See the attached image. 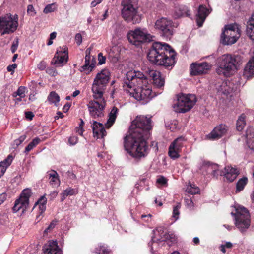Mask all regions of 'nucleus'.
Returning a JSON list of instances; mask_svg holds the SVG:
<instances>
[{
    "label": "nucleus",
    "instance_id": "nucleus-38",
    "mask_svg": "<svg viewBox=\"0 0 254 254\" xmlns=\"http://www.w3.org/2000/svg\"><path fill=\"white\" fill-rule=\"evenodd\" d=\"M218 91L225 95H227L229 93L226 82H223L222 83L218 88Z\"/></svg>",
    "mask_w": 254,
    "mask_h": 254
},
{
    "label": "nucleus",
    "instance_id": "nucleus-42",
    "mask_svg": "<svg viewBox=\"0 0 254 254\" xmlns=\"http://www.w3.org/2000/svg\"><path fill=\"white\" fill-rule=\"evenodd\" d=\"M57 221L53 220L48 226V227L44 230V233H47L49 231L53 229L56 225Z\"/></svg>",
    "mask_w": 254,
    "mask_h": 254
},
{
    "label": "nucleus",
    "instance_id": "nucleus-50",
    "mask_svg": "<svg viewBox=\"0 0 254 254\" xmlns=\"http://www.w3.org/2000/svg\"><path fill=\"white\" fill-rule=\"evenodd\" d=\"M47 202V199L44 196H41L38 200V201L35 203V205H46Z\"/></svg>",
    "mask_w": 254,
    "mask_h": 254
},
{
    "label": "nucleus",
    "instance_id": "nucleus-6",
    "mask_svg": "<svg viewBox=\"0 0 254 254\" xmlns=\"http://www.w3.org/2000/svg\"><path fill=\"white\" fill-rule=\"evenodd\" d=\"M240 36L241 30L238 25H227L221 34V41L223 45H231L237 41Z\"/></svg>",
    "mask_w": 254,
    "mask_h": 254
},
{
    "label": "nucleus",
    "instance_id": "nucleus-1",
    "mask_svg": "<svg viewBox=\"0 0 254 254\" xmlns=\"http://www.w3.org/2000/svg\"><path fill=\"white\" fill-rule=\"evenodd\" d=\"M150 118L137 117L130 127V133L124 137L125 150L133 158L144 157L146 152V139L149 137L151 129Z\"/></svg>",
    "mask_w": 254,
    "mask_h": 254
},
{
    "label": "nucleus",
    "instance_id": "nucleus-64",
    "mask_svg": "<svg viewBox=\"0 0 254 254\" xmlns=\"http://www.w3.org/2000/svg\"><path fill=\"white\" fill-rule=\"evenodd\" d=\"M56 35H57V33L56 32H53L51 33L50 35V38L51 39V40H53L55 38H56Z\"/></svg>",
    "mask_w": 254,
    "mask_h": 254
},
{
    "label": "nucleus",
    "instance_id": "nucleus-34",
    "mask_svg": "<svg viewBox=\"0 0 254 254\" xmlns=\"http://www.w3.org/2000/svg\"><path fill=\"white\" fill-rule=\"evenodd\" d=\"M186 191L191 194H195L199 193L200 189L195 184H190L186 188Z\"/></svg>",
    "mask_w": 254,
    "mask_h": 254
},
{
    "label": "nucleus",
    "instance_id": "nucleus-14",
    "mask_svg": "<svg viewBox=\"0 0 254 254\" xmlns=\"http://www.w3.org/2000/svg\"><path fill=\"white\" fill-rule=\"evenodd\" d=\"M133 96L137 100L143 101L142 103H147L152 98L156 96L149 88L139 87L133 89Z\"/></svg>",
    "mask_w": 254,
    "mask_h": 254
},
{
    "label": "nucleus",
    "instance_id": "nucleus-46",
    "mask_svg": "<svg viewBox=\"0 0 254 254\" xmlns=\"http://www.w3.org/2000/svg\"><path fill=\"white\" fill-rule=\"evenodd\" d=\"M167 179L165 178L163 176L160 175V187L161 186H164L166 187L167 186Z\"/></svg>",
    "mask_w": 254,
    "mask_h": 254
},
{
    "label": "nucleus",
    "instance_id": "nucleus-56",
    "mask_svg": "<svg viewBox=\"0 0 254 254\" xmlns=\"http://www.w3.org/2000/svg\"><path fill=\"white\" fill-rule=\"evenodd\" d=\"M25 117L26 119L31 120L32 119L33 117H34V114L32 112H26L25 113Z\"/></svg>",
    "mask_w": 254,
    "mask_h": 254
},
{
    "label": "nucleus",
    "instance_id": "nucleus-39",
    "mask_svg": "<svg viewBox=\"0 0 254 254\" xmlns=\"http://www.w3.org/2000/svg\"><path fill=\"white\" fill-rule=\"evenodd\" d=\"M181 207L180 203L177 204L176 206L173 207V218L174 219V221H176L178 218L180 214L179 209Z\"/></svg>",
    "mask_w": 254,
    "mask_h": 254
},
{
    "label": "nucleus",
    "instance_id": "nucleus-63",
    "mask_svg": "<svg viewBox=\"0 0 254 254\" xmlns=\"http://www.w3.org/2000/svg\"><path fill=\"white\" fill-rule=\"evenodd\" d=\"M70 104L69 103H66V104L64 105V108H63V110H64V112L67 111L69 109V108H70Z\"/></svg>",
    "mask_w": 254,
    "mask_h": 254
},
{
    "label": "nucleus",
    "instance_id": "nucleus-17",
    "mask_svg": "<svg viewBox=\"0 0 254 254\" xmlns=\"http://www.w3.org/2000/svg\"><path fill=\"white\" fill-rule=\"evenodd\" d=\"M228 127L225 125H220L215 127L212 131L206 136V138L211 140L218 139L227 132Z\"/></svg>",
    "mask_w": 254,
    "mask_h": 254
},
{
    "label": "nucleus",
    "instance_id": "nucleus-20",
    "mask_svg": "<svg viewBox=\"0 0 254 254\" xmlns=\"http://www.w3.org/2000/svg\"><path fill=\"white\" fill-rule=\"evenodd\" d=\"M159 55V42H156L153 43L147 54L148 60L154 64H157Z\"/></svg>",
    "mask_w": 254,
    "mask_h": 254
},
{
    "label": "nucleus",
    "instance_id": "nucleus-52",
    "mask_svg": "<svg viewBox=\"0 0 254 254\" xmlns=\"http://www.w3.org/2000/svg\"><path fill=\"white\" fill-rule=\"evenodd\" d=\"M78 141V138L76 136H71L69 138L68 142L69 143L72 145H75L77 143Z\"/></svg>",
    "mask_w": 254,
    "mask_h": 254
},
{
    "label": "nucleus",
    "instance_id": "nucleus-12",
    "mask_svg": "<svg viewBox=\"0 0 254 254\" xmlns=\"http://www.w3.org/2000/svg\"><path fill=\"white\" fill-rule=\"evenodd\" d=\"M127 37L129 42L137 47L140 46L143 43L152 41V38L153 37L139 28L131 31Z\"/></svg>",
    "mask_w": 254,
    "mask_h": 254
},
{
    "label": "nucleus",
    "instance_id": "nucleus-30",
    "mask_svg": "<svg viewBox=\"0 0 254 254\" xmlns=\"http://www.w3.org/2000/svg\"><path fill=\"white\" fill-rule=\"evenodd\" d=\"M247 143L249 148L254 151V131L247 130L246 133Z\"/></svg>",
    "mask_w": 254,
    "mask_h": 254
},
{
    "label": "nucleus",
    "instance_id": "nucleus-25",
    "mask_svg": "<svg viewBox=\"0 0 254 254\" xmlns=\"http://www.w3.org/2000/svg\"><path fill=\"white\" fill-rule=\"evenodd\" d=\"M190 15L188 7L183 5H178L174 7V17L178 18L182 16L189 17Z\"/></svg>",
    "mask_w": 254,
    "mask_h": 254
},
{
    "label": "nucleus",
    "instance_id": "nucleus-49",
    "mask_svg": "<svg viewBox=\"0 0 254 254\" xmlns=\"http://www.w3.org/2000/svg\"><path fill=\"white\" fill-rule=\"evenodd\" d=\"M98 64L100 65L104 64L106 61V57L103 56L102 53H100L98 54Z\"/></svg>",
    "mask_w": 254,
    "mask_h": 254
},
{
    "label": "nucleus",
    "instance_id": "nucleus-13",
    "mask_svg": "<svg viewBox=\"0 0 254 254\" xmlns=\"http://www.w3.org/2000/svg\"><path fill=\"white\" fill-rule=\"evenodd\" d=\"M31 195V191L29 189H24L19 199L15 201L14 205L13 207V210L16 212L22 209V212L24 213L28 208L29 197Z\"/></svg>",
    "mask_w": 254,
    "mask_h": 254
},
{
    "label": "nucleus",
    "instance_id": "nucleus-57",
    "mask_svg": "<svg viewBox=\"0 0 254 254\" xmlns=\"http://www.w3.org/2000/svg\"><path fill=\"white\" fill-rule=\"evenodd\" d=\"M6 194L5 193H2L0 194V205L6 200Z\"/></svg>",
    "mask_w": 254,
    "mask_h": 254
},
{
    "label": "nucleus",
    "instance_id": "nucleus-47",
    "mask_svg": "<svg viewBox=\"0 0 254 254\" xmlns=\"http://www.w3.org/2000/svg\"><path fill=\"white\" fill-rule=\"evenodd\" d=\"M114 26L117 33L121 32L122 30L124 28V26L119 23L115 24Z\"/></svg>",
    "mask_w": 254,
    "mask_h": 254
},
{
    "label": "nucleus",
    "instance_id": "nucleus-24",
    "mask_svg": "<svg viewBox=\"0 0 254 254\" xmlns=\"http://www.w3.org/2000/svg\"><path fill=\"white\" fill-rule=\"evenodd\" d=\"M91 50V48H89L86 49L85 51L86 56L85 57V64L82 66L83 71L89 70L91 71L92 69L95 67V64L96 63L95 59L93 58L92 60L91 64H90V51Z\"/></svg>",
    "mask_w": 254,
    "mask_h": 254
},
{
    "label": "nucleus",
    "instance_id": "nucleus-15",
    "mask_svg": "<svg viewBox=\"0 0 254 254\" xmlns=\"http://www.w3.org/2000/svg\"><path fill=\"white\" fill-rule=\"evenodd\" d=\"M173 27L171 20L162 18L160 19V35L163 40L167 41L171 38Z\"/></svg>",
    "mask_w": 254,
    "mask_h": 254
},
{
    "label": "nucleus",
    "instance_id": "nucleus-29",
    "mask_svg": "<svg viewBox=\"0 0 254 254\" xmlns=\"http://www.w3.org/2000/svg\"><path fill=\"white\" fill-rule=\"evenodd\" d=\"M50 183L55 186H58L60 184V181L58 178V173L54 170H51L49 173Z\"/></svg>",
    "mask_w": 254,
    "mask_h": 254
},
{
    "label": "nucleus",
    "instance_id": "nucleus-37",
    "mask_svg": "<svg viewBox=\"0 0 254 254\" xmlns=\"http://www.w3.org/2000/svg\"><path fill=\"white\" fill-rule=\"evenodd\" d=\"M40 142V139L39 138H35L33 139L32 141L26 147L24 152L26 153H28L35 147Z\"/></svg>",
    "mask_w": 254,
    "mask_h": 254
},
{
    "label": "nucleus",
    "instance_id": "nucleus-2",
    "mask_svg": "<svg viewBox=\"0 0 254 254\" xmlns=\"http://www.w3.org/2000/svg\"><path fill=\"white\" fill-rule=\"evenodd\" d=\"M216 72L219 75H223L226 77L233 74L237 66L242 63L241 57L238 55H224L221 57Z\"/></svg>",
    "mask_w": 254,
    "mask_h": 254
},
{
    "label": "nucleus",
    "instance_id": "nucleus-60",
    "mask_svg": "<svg viewBox=\"0 0 254 254\" xmlns=\"http://www.w3.org/2000/svg\"><path fill=\"white\" fill-rule=\"evenodd\" d=\"M165 84V79L164 78H162L161 75H160V90L161 88L164 86Z\"/></svg>",
    "mask_w": 254,
    "mask_h": 254
},
{
    "label": "nucleus",
    "instance_id": "nucleus-19",
    "mask_svg": "<svg viewBox=\"0 0 254 254\" xmlns=\"http://www.w3.org/2000/svg\"><path fill=\"white\" fill-rule=\"evenodd\" d=\"M43 254H62L56 241H49L43 247Z\"/></svg>",
    "mask_w": 254,
    "mask_h": 254
},
{
    "label": "nucleus",
    "instance_id": "nucleus-41",
    "mask_svg": "<svg viewBox=\"0 0 254 254\" xmlns=\"http://www.w3.org/2000/svg\"><path fill=\"white\" fill-rule=\"evenodd\" d=\"M26 138V135H23L19 137V138L17 139H16L14 141V146H16L18 147L19 145H20Z\"/></svg>",
    "mask_w": 254,
    "mask_h": 254
},
{
    "label": "nucleus",
    "instance_id": "nucleus-58",
    "mask_svg": "<svg viewBox=\"0 0 254 254\" xmlns=\"http://www.w3.org/2000/svg\"><path fill=\"white\" fill-rule=\"evenodd\" d=\"M16 67H17L16 64H13L12 65H9L7 67V69L8 71L13 72L14 71V69L16 68Z\"/></svg>",
    "mask_w": 254,
    "mask_h": 254
},
{
    "label": "nucleus",
    "instance_id": "nucleus-61",
    "mask_svg": "<svg viewBox=\"0 0 254 254\" xmlns=\"http://www.w3.org/2000/svg\"><path fill=\"white\" fill-rule=\"evenodd\" d=\"M39 208L40 209V213L42 214L46 209L45 205H39Z\"/></svg>",
    "mask_w": 254,
    "mask_h": 254
},
{
    "label": "nucleus",
    "instance_id": "nucleus-9",
    "mask_svg": "<svg viewBox=\"0 0 254 254\" xmlns=\"http://www.w3.org/2000/svg\"><path fill=\"white\" fill-rule=\"evenodd\" d=\"M127 80L125 84L128 88L146 87L148 80L144 75L140 71H130L127 74Z\"/></svg>",
    "mask_w": 254,
    "mask_h": 254
},
{
    "label": "nucleus",
    "instance_id": "nucleus-59",
    "mask_svg": "<svg viewBox=\"0 0 254 254\" xmlns=\"http://www.w3.org/2000/svg\"><path fill=\"white\" fill-rule=\"evenodd\" d=\"M152 217V215L150 214H148L147 215H142L141 216V218L142 219H143L144 218H147V219L145 220V222H148L150 221V220H149V219H150Z\"/></svg>",
    "mask_w": 254,
    "mask_h": 254
},
{
    "label": "nucleus",
    "instance_id": "nucleus-35",
    "mask_svg": "<svg viewBox=\"0 0 254 254\" xmlns=\"http://www.w3.org/2000/svg\"><path fill=\"white\" fill-rule=\"evenodd\" d=\"M48 100L51 103H53L56 105L60 101L59 96L55 92H51L48 97Z\"/></svg>",
    "mask_w": 254,
    "mask_h": 254
},
{
    "label": "nucleus",
    "instance_id": "nucleus-62",
    "mask_svg": "<svg viewBox=\"0 0 254 254\" xmlns=\"http://www.w3.org/2000/svg\"><path fill=\"white\" fill-rule=\"evenodd\" d=\"M63 117V114L61 112H58L57 113V115L55 117V119H58L59 118H62Z\"/></svg>",
    "mask_w": 254,
    "mask_h": 254
},
{
    "label": "nucleus",
    "instance_id": "nucleus-11",
    "mask_svg": "<svg viewBox=\"0 0 254 254\" xmlns=\"http://www.w3.org/2000/svg\"><path fill=\"white\" fill-rule=\"evenodd\" d=\"M18 17L15 15L12 17L11 14H7L4 16H0V33L1 35L14 32L18 26Z\"/></svg>",
    "mask_w": 254,
    "mask_h": 254
},
{
    "label": "nucleus",
    "instance_id": "nucleus-7",
    "mask_svg": "<svg viewBox=\"0 0 254 254\" xmlns=\"http://www.w3.org/2000/svg\"><path fill=\"white\" fill-rule=\"evenodd\" d=\"M196 102V98L194 95H178L177 102L174 104L173 107L176 112L185 113L190 110Z\"/></svg>",
    "mask_w": 254,
    "mask_h": 254
},
{
    "label": "nucleus",
    "instance_id": "nucleus-44",
    "mask_svg": "<svg viewBox=\"0 0 254 254\" xmlns=\"http://www.w3.org/2000/svg\"><path fill=\"white\" fill-rule=\"evenodd\" d=\"M18 46V39L16 38L14 39V40L13 42V43L11 47V51L12 53H14L16 50H17V48Z\"/></svg>",
    "mask_w": 254,
    "mask_h": 254
},
{
    "label": "nucleus",
    "instance_id": "nucleus-5",
    "mask_svg": "<svg viewBox=\"0 0 254 254\" xmlns=\"http://www.w3.org/2000/svg\"><path fill=\"white\" fill-rule=\"evenodd\" d=\"M234 216L236 227L241 232H245L251 224L250 215L246 208L239 206L235 209V213L231 212Z\"/></svg>",
    "mask_w": 254,
    "mask_h": 254
},
{
    "label": "nucleus",
    "instance_id": "nucleus-55",
    "mask_svg": "<svg viewBox=\"0 0 254 254\" xmlns=\"http://www.w3.org/2000/svg\"><path fill=\"white\" fill-rule=\"evenodd\" d=\"M46 64L45 62H41L38 65V68L41 70H43L46 68Z\"/></svg>",
    "mask_w": 254,
    "mask_h": 254
},
{
    "label": "nucleus",
    "instance_id": "nucleus-31",
    "mask_svg": "<svg viewBox=\"0 0 254 254\" xmlns=\"http://www.w3.org/2000/svg\"><path fill=\"white\" fill-rule=\"evenodd\" d=\"M248 183V178L246 177H243L239 179L236 184V192H239L244 189L245 186Z\"/></svg>",
    "mask_w": 254,
    "mask_h": 254
},
{
    "label": "nucleus",
    "instance_id": "nucleus-18",
    "mask_svg": "<svg viewBox=\"0 0 254 254\" xmlns=\"http://www.w3.org/2000/svg\"><path fill=\"white\" fill-rule=\"evenodd\" d=\"M239 173V170L235 166L228 165L224 168L223 175L227 181L232 182L236 179Z\"/></svg>",
    "mask_w": 254,
    "mask_h": 254
},
{
    "label": "nucleus",
    "instance_id": "nucleus-8",
    "mask_svg": "<svg viewBox=\"0 0 254 254\" xmlns=\"http://www.w3.org/2000/svg\"><path fill=\"white\" fill-rule=\"evenodd\" d=\"M160 44V65L165 67L172 66L174 63L175 51L171 46L165 43L161 42Z\"/></svg>",
    "mask_w": 254,
    "mask_h": 254
},
{
    "label": "nucleus",
    "instance_id": "nucleus-53",
    "mask_svg": "<svg viewBox=\"0 0 254 254\" xmlns=\"http://www.w3.org/2000/svg\"><path fill=\"white\" fill-rule=\"evenodd\" d=\"M75 39L77 44L78 45L81 44L82 41V38L81 35L80 33H78L76 35Z\"/></svg>",
    "mask_w": 254,
    "mask_h": 254
},
{
    "label": "nucleus",
    "instance_id": "nucleus-36",
    "mask_svg": "<svg viewBox=\"0 0 254 254\" xmlns=\"http://www.w3.org/2000/svg\"><path fill=\"white\" fill-rule=\"evenodd\" d=\"M164 240L170 241L168 243L170 245L176 241L177 238L173 233L169 232L164 235Z\"/></svg>",
    "mask_w": 254,
    "mask_h": 254
},
{
    "label": "nucleus",
    "instance_id": "nucleus-22",
    "mask_svg": "<svg viewBox=\"0 0 254 254\" xmlns=\"http://www.w3.org/2000/svg\"><path fill=\"white\" fill-rule=\"evenodd\" d=\"M211 9L207 8L203 5H200L197 14L196 21L199 27L202 26L206 17L210 13Z\"/></svg>",
    "mask_w": 254,
    "mask_h": 254
},
{
    "label": "nucleus",
    "instance_id": "nucleus-3",
    "mask_svg": "<svg viewBox=\"0 0 254 254\" xmlns=\"http://www.w3.org/2000/svg\"><path fill=\"white\" fill-rule=\"evenodd\" d=\"M110 78L111 74L107 69H104L97 74L92 87L93 98L103 97Z\"/></svg>",
    "mask_w": 254,
    "mask_h": 254
},
{
    "label": "nucleus",
    "instance_id": "nucleus-10",
    "mask_svg": "<svg viewBox=\"0 0 254 254\" xmlns=\"http://www.w3.org/2000/svg\"><path fill=\"white\" fill-rule=\"evenodd\" d=\"M87 104L90 116L94 119H99L104 116V109L106 104L104 97L94 98Z\"/></svg>",
    "mask_w": 254,
    "mask_h": 254
},
{
    "label": "nucleus",
    "instance_id": "nucleus-28",
    "mask_svg": "<svg viewBox=\"0 0 254 254\" xmlns=\"http://www.w3.org/2000/svg\"><path fill=\"white\" fill-rule=\"evenodd\" d=\"M247 35L252 40H254V13L250 19L246 29Z\"/></svg>",
    "mask_w": 254,
    "mask_h": 254
},
{
    "label": "nucleus",
    "instance_id": "nucleus-45",
    "mask_svg": "<svg viewBox=\"0 0 254 254\" xmlns=\"http://www.w3.org/2000/svg\"><path fill=\"white\" fill-rule=\"evenodd\" d=\"M25 87L24 86H20L18 88L17 92V95H18L19 96L21 97V98H23L25 96Z\"/></svg>",
    "mask_w": 254,
    "mask_h": 254
},
{
    "label": "nucleus",
    "instance_id": "nucleus-32",
    "mask_svg": "<svg viewBox=\"0 0 254 254\" xmlns=\"http://www.w3.org/2000/svg\"><path fill=\"white\" fill-rule=\"evenodd\" d=\"M149 75L153 80V84L157 87H159V71L153 70H150Z\"/></svg>",
    "mask_w": 254,
    "mask_h": 254
},
{
    "label": "nucleus",
    "instance_id": "nucleus-4",
    "mask_svg": "<svg viewBox=\"0 0 254 254\" xmlns=\"http://www.w3.org/2000/svg\"><path fill=\"white\" fill-rule=\"evenodd\" d=\"M122 16L127 22L136 24L140 22L141 17L137 12V7L135 0H123L122 1Z\"/></svg>",
    "mask_w": 254,
    "mask_h": 254
},
{
    "label": "nucleus",
    "instance_id": "nucleus-26",
    "mask_svg": "<svg viewBox=\"0 0 254 254\" xmlns=\"http://www.w3.org/2000/svg\"><path fill=\"white\" fill-rule=\"evenodd\" d=\"M180 139L181 138L176 139L169 146L168 154L171 158H178L179 157L178 150L181 146V144L178 142Z\"/></svg>",
    "mask_w": 254,
    "mask_h": 254
},
{
    "label": "nucleus",
    "instance_id": "nucleus-48",
    "mask_svg": "<svg viewBox=\"0 0 254 254\" xmlns=\"http://www.w3.org/2000/svg\"><path fill=\"white\" fill-rule=\"evenodd\" d=\"M27 12L28 14H30L31 16H34L36 14L32 5H28Z\"/></svg>",
    "mask_w": 254,
    "mask_h": 254
},
{
    "label": "nucleus",
    "instance_id": "nucleus-27",
    "mask_svg": "<svg viewBox=\"0 0 254 254\" xmlns=\"http://www.w3.org/2000/svg\"><path fill=\"white\" fill-rule=\"evenodd\" d=\"M118 109L116 107H113L109 114V118L105 124L107 128L110 127L114 123L118 112Z\"/></svg>",
    "mask_w": 254,
    "mask_h": 254
},
{
    "label": "nucleus",
    "instance_id": "nucleus-51",
    "mask_svg": "<svg viewBox=\"0 0 254 254\" xmlns=\"http://www.w3.org/2000/svg\"><path fill=\"white\" fill-rule=\"evenodd\" d=\"M46 71L48 74L53 76H55L57 74L55 69L53 67L48 68Z\"/></svg>",
    "mask_w": 254,
    "mask_h": 254
},
{
    "label": "nucleus",
    "instance_id": "nucleus-40",
    "mask_svg": "<svg viewBox=\"0 0 254 254\" xmlns=\"http://www.w3.org/2000/svg\"><path fill=\"white\" fill-rule=\"evenodd\" d=\"M56 7L54 5V4H50L47 5L45 8L44 9L43 12L44 13L47 14L52 12L54 11V10L56 9Z\"/></svg>",
    "mask_w": 254,
    "mask_h": 254
},
{
    "label": "nucleus",
    "instance_id": "nucleus-21",
    "mask_svg": "<svg viewBox=\"0 0 254 254\" xmlns=\"http://www.w3.org/2000/svg\"><path fill=\"white\" fill-rule=\"evenodd\" d=\"M92 127L94 137L103 138L106 135V132L102 124L94 121Z\"/></svg>",
    "mask_w": 254,
    "mask_h": 254
},
{
    "label": "nucleus",
    "instance_id": "nucleus-16",
    "mask_svg": "<svg viewBox=\"0 0 254 254\" xmlns=\"http://www.w3.org/2000/svg\"><path fill=\"white\" fill-rule=\"evenodd\" d=\"M211 67V65L207 62L193 63L190 66V73L192 75L205 74Z\"/></svg>",
    "mask_w": 254,
    "mask_h": 254
},
{
    "label": "nucleus",
    "instance_id": "nucleus-23",
    "mask_svg": "<svg viewBox=\"0 0 254 254\" xmlns=\"http://www.w3.org/2000/svg\"><path fill=\"white\" fill-rule=\"evenodd\" d=\"M68 59L67 49L65 47L63 49V51L58 50L55 55L53 61L54 64H59L63 63L65 60L67 62Z\"/></svg>",
    "mask_w": 254,
    "mask_h": 254
},
{
    "label": "nucleus",
    "instance_id": "nucleus-43",
    "mask_svg": "<svg viewBox=\"0 0 254 254\" xmlns=\"http://www.w3.org/2000/svg\"><path fill=\"white\" fill-rule=\"evenodd\" d=\"M96 252L99 254H107L109 253V251L105 247L101 246L99 247V249L97 248Z\"/></svg>",
    "mask_w": 254,
    "mask_h": 254
},
{
    "label": "nucleus",
    "instance_id": "nucleus-54",
    "mask_svg": "<svg viewBox=\"0 0 254 254\" xmlns=\"http://www.w3.org/2000/svg\"><path fill=\"white\" fill-rule=\"evenodd\" d=\"M64 193H65L66 195H72L74 194V190L73 189L71 188H68L64 190Z\"/></svg>",
    "mask_w": 254,
    "mask_h": 254
},
{
    "label": "nucleus",
    "instance_id": "nucleus-33",
    "mask_svg": "<svg viewBox=\"0 0 254 254\" xmlns=\"http://www.w3.org/2000/svg\"><path fill=\"white\" fill-rule=\"evenodd\" d=\"M245 118V115L244 114H242L237 120L236 123V128L237 130L241 131L243 129L245 126L246 125Z\"/></svg>",
    "mask_w": 254,
    "mask_h": 254
}]
</instances>
